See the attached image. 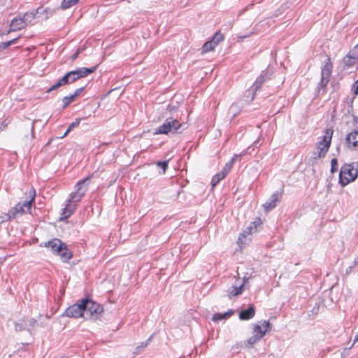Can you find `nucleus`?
Here are the masks:
<instances>
[{
	"instance_id": "obj_1",
	"label": "nucleus",
	"mask_w": 358,
	"mask_h": 358,
	"mask_svg": "<svg viewBox=\"0 0 358 358\" xmlns=\"http://www.w3.org/2000/svg\"><path fill=\"white\" fill-rule=\"evenodd\" d=\"M45 247L51 248L52 252L59 256L64 262H67L73 257L72 252L68 249L66 244L60 239L53 238L45 243Z\"/></svg>"
},
{
	"instance_id": "obj_2",
	"label": "nucleus",
	"mask_w": 358,
	"mask_h": 358,
	"mask_svg": "<svg viewBox=\"0 0 358 358\" xmlns=\"http://www.w3.org/2000/svg\"><path fill=\"white\" fill-rule=\"evenodd\" d=\"M183 126L177 119L173 117H168L165 120L162 124L159 126L153 132L154 135L169 134H180L181 127Z\"/></svg>"
},
{
	"instance_id": "obj_3",
	"label": "nucleus",
	"mask_w": 358,
	"mask_h": 358,
	"mask_svg": "<svg viewBox=\"0 0 358 358\" xmlns=\"http://www.w3.org/2000/svg\"><path fill=\"white\" fill-rule=\"evenodd\" d=\"M84 312L85 320H97L103 312L102 306L96 303L90 299H83Z\"/></svg>"
},
{
	"instance_id": "obj_4",
	"label": "nucleus",
	"mask_w": 358,
	"mask_h": 358,
	"mask_svg": "<svg viewBox=\"0 0 358 358\" xmlns=\"http://www.w3.org/2000/svg\"><path fill=\"white\" fill-rule=\"evenodd\" d=\"M29 197L30 199L29 200L19 202L13 208L10 209L6 214V220H10L12 219H15L17 215H22L29 211L31 209V203L34 201L35 193L34 192V194H31L30 192Z\"/></svg>"
},
{
	"instance_id": "obj_5",
	"label": "nucleus",
	"mask_w": 358,
	"mask_h": 358,
	"mask_svg": "<svg viewBox=\"0 0 358 358\" xmlns=\"http://www.w3.org/2000/svg\"><path fill=\"white\" fill-rule=\"evenodd\" d=\"M358 175V169L353 164H345L342 166L339 173V183L341 186H345L354 181Z\"/></svg>"
},
{
	"instance_id": "obj_6",
	"label": "nucleus",
	"mask_w": 358,
	"mask_h": 358,
	"mask_svg": "<svg viewBox=\"0 0 358 358\" xmlns=\"http://www.w3.org/2000/svg\"><path fill=\"white\" fill-rule=\"evenodd\" d=\"M89 180L90 177L88 176L77 182L75 186V191L70 194L68 202L77 203L81 201L87 192Z\"/></svg>"
},
{
	"instance_id": "obj_7",
	"label": "nucleus",
	"mask_w": 358,
	"mask_h": 358,
	"mask_svg": "<svg viewBox=\"0 0 358 358\" xmlns=\"http://www.w3.org/2000/svg\"><path fill=\"white\" fill-rule=\"evenodd\" d=\"M332 68L333 65L331 62V59L330 57H328L325 62L324 65L322 68L321 79L317 87V90L318 93H320L321 90H324L328 83L329 82V78L331 76Z\"/></svg>"
},
{
	"instance_id": "obj_8",
	"label": "nucleus",
	"mask_w": 358,
	"mask_h": 358,
	"mask_svg": "<svg viewBox=\"0 0 358 358\" xmlns=\"http://www.w3.org/2000/svg\"><path fill=\"white\" fill-rule=\"evenodd\" d=\"M333 132L334 131L331 129H327L325 130V134L323 136L322 141H320L318 143L317 149L319 150V151L317 157L319 158L324 157L327 152H328L329 148L331 145Z\"/></svg>"
},
{
	"instance_id": "obj_9",
	"label": "nucleus",
	"mask_w": 358,
	"mask_h": 358,
	"mask_svg": "<svg viewBox=\"0 0 358 358\" xmlns=\"http://www.w3.org/2000/svg\"><path fill=\"white\" fill-rule=\"evenodd\" d=\"M97 66L98 65L91 68L83 67L68 72L66 74L69 77L70 83H72L81 78H84L87 75L94 73L96 70Z\"/></svg>"
},
{
	"instance_id": "obj_10",
	"label": "nucleus",
	"mask_w": 358,
	"mask_h": 358,
	"mask_svg": "<svg viewBox=\"0 0 358 358\" xmlns=\"http://www.w3.org/2000/svg\"><path fill=\"white\" fill-rule=\"evenodd\" d=\"M84 304L83 299L80 301V303H75L66 308L63 315L69 317H83L85 319Z\"/></svg>"
},
{
	"instance_id": "obj_11",
	"label": "nucleus",
	"mask_w": 358,
	"mask_h": 358,
	"mask_svg": "<svg viewBox=\"0 0 358 358\" xmlns=\"http://www.w3.org/2000/svg\"><path fill=\"white\" fill-rule=\"evenodd\" d=\"M272 73L268 71H262V73L257 77L255 82L253 83L255 92H252V96L250 100H253L257 92L262 87L264 83L271 79Z\"/></svg>"
},
{
	"instance_id": "obj_12",
	"label": "nucleus",
	"mask_w": 358,
	"mask_h": 358,
	"mask_svg": "<svg viewBox=\"0 0 358 358\" xmlns=\"http://www.w3.org/2000/svg\"><path fill=\"white\" fill-rule=\"evenodd\" d=\"M281 197V193L278 192H274L264 204L265 211H269L274 208L276 206L277 203L280 201Z\"/></svg>"
},
{
	"instance_id": "obj_13",
	"label": "nucleus",
	"mask_w": 358,
	"mask_h": 358,
	"mask_svg": "<svg viewBox=\"0 0 358 358\" xmlns=\"http://www.w3.org/2000/svg\"><path fill=\"white\" fill-rule=\"evenodd\" d=\"M245 278H244L243 282L242 283H238L237 280L235 282V285L231 286L227 291L228 297L231 299L234 296H236L242 294L243 291L244 284L245 282Z\"/></svg>"
},
{
	"instance_id": "obj_14",
	"label": "nucleus",
	"mask_w": 358,
	"mask_h": 358,
	"mask_svg": "<svg viewBox=\"0 0 358 358\" xmlns=\"http://www.w3.org/2000/svg\"><path fill=\"white\" fill-rule=\"evenodd\" d=\"M346 143L349 149L358 147V131H355L348 134L346 137Z\"/></svg>"
},
{
	"instance_id": "obj_15",
	"label": "nucleus",
	"mask_w": 358,
	"mask_h": 358,
	"mask_svg": "<svg viewBox=\"0 0 358 358\" xmlns=\"http://www.w3.org/2000/svg\"><path fill=\"white\" fill-rule=\"evenodd\" d=\"M255 315V307L252 305L247 309H244L239 313V319L241 320H248L252 318Z\"/></svg>"
},
{
	"instance_id": "obj_16",
	"label": "nucleus",
	"mask_w": 358,
	"mask_h": 358,
	"mask_svg": "<svg viewBox=\"0 0 358 358\" xmlns=\"http://www.w3.org/2000/svg\"><path fill=\"white\" fill-rule=\"evenodd\" d=\"M26 24L22 17L14 18L10 24V31H16L26 27Z\"/></svg>"
},
{
	"instance_id": "obj_17",
	"label": "nucleus",
	"mask_w": 358,
	"mask_h": 358,
	"mask_svg": "<svg viewBox=\"0 0 358 358\" xmlns=\"http://www.w3.org/2000/svg\"><path fill=\"white\" fill-rule=\"evenodd\" d=\"M77 207V203L68 202L66 207L63 209L62 212V217H61V220L62 219H67L76 210Z\"/></svg>"
},
{
	"instance_id": "obj_18",
	"label": "nucleus",
	"mask_w": 358,
	"mask_h": 358,
	"mask_svg": "<svg viewBox=\"0 0 358 358\" xmlns=\"http://www.w3.org/2000/svg\"><path fill=\"white\" fill-rule=\"evenodd\" d=\"M271 324L268 321H264L261 325L256 324L255 325L253 330L254 332L257 334H261L264 333V336L266 334V331L270 328Z\"/></svg>"
},
{
	"instance_id": "obj_19",
	"label": "nucleus",
	"mask_w": 358,
	"mask_h": 358,
	"mask_svg": "<svg viewBox=\"0 0 358 358\" xmlns=\"http://www.w3.org/2000/svg\"><path fill=\"white\" fill-rule=\"evenodd\" d=\"M357 61V55L353 54L351 51L343 58V63L348 67L352 66Z\"/></svg>"
},
{
	"instance_id": "obj_20",
	"label": "nucleus",
	"mask_w": 358,
	"mask_h": 358,
	"mask_svg": "<svg viewBox=\"0 0 358 358\" xmlns=\"http://www.w3.org/2000/svg\"><path fill=\"white\" fill-rule=\"evenodd\" d=\"M234 313V310L229 309L228 311L224 313H215L212 317V320L213 322H219L222 320H227L229 317H230Z\"/></svg>"
},
{
	"instance_id": "obj_21",
	"label": "nucleus",
	"mask_w": 358,
	"mask_h": 358,
	"mask_svg": "<svg viewBox=\"0 0 358 358\" xmlns=\"http://www.w3.org/2000/svg\"><path fill=\"white\" fill-rule=\"evenodd\" d=\"M261 224H262L261 219L259 217H257L254 222L250 223V227H248L246 229V231H245L243 234H241V236L245 237V233L252 234L254 231H257V227L260 226Z\"/></svg>"
},
{
	"instance_id": "obj_22",
	"label": "nucleus",
	"mask_w": 358,
	"mask_h": 358,
	"mask_svg": "<svg viewBox=\"0 0 358 358\" xmlns=\"http://www.w3.org/2000/svg\"><path fill=\"white\" fill-rule=\"evenodd\" d=\"M36 13L38 15H44L45 18L48 19L51 17L55 12V9H52L50 8H43V6L38 7L36 10Z\"/></svg>"
},
{
	"instance_id": "obj_23",
	"label": "nucleus",
	"mask_w": 358,
	"mask_h": 358,
	"mask_svg": "<svg viewBox=\"0 0 358 358\" xmlns=\"http://www.w3.org/2000/svg\"><path fill=\"white\" fill-rule=\"evenodd\" d=\"M14 325L16 331L27 330L30 332V328L27 327V319H22L19 322H15Z\"/></svg>"
},
{
	"instance_id": "obj_24",
	"label": "nucleus",
	"mask_w": 358,
	"mask_h": 358,
	"mask_svg": "<svg viewBox=\"0 0 358 358\" xmlns=\"http://www.w3.org/2000/svg\"><path fill=\"white\" fill-rule=\"evenodd\" d=\"M226 176L227 175L222 171L213 176L211 180L212 187H215L220 182V181L224 179Z\"/></svg>"
},
{
	"instance_id": "obj_25",
	"label": "nucleus",
	"mask_w": 358,
	"mask_h": 358,
	"mask_svg": "<svg viewBox=\"0 0 358 358\" xmlns=\"http://www.w3.org/2000/svg\"><path fill=\"white\" fill-rule=\"evenodd\" d=\"M36 11L27 12L24 15V16L22 18L24 21L26 25H28L29 24L31 23L33 20L36 17Z\"/></svg>"
},
{
	"instance_id": "obj_26",
	"label": "nucleus",
	"mask_w": 358,
	"mask_h": 358,
	"mask_svg": "<svg viewBox=\"0 0 358 358\" xmlns=\"http://www.w3.org/2000/svg\"><path fill=\"white\" fill-rule=\"evenodd\" d=\"M152 338V335L150 336L148 339L144 342H142L140 345H138L136 348H135V351H134V354H139L141 353L144 348H145L149 343L151 341V339Z\"/></svg>"
},
{
	"instance_id": "obj_27",
	"label": "nucleus",
	"mask_w": 358,
	"mask_h": 358,
	"mask_svg": "<svg viewBox=\"0 0 358 358\" xmlns=\"http://www.w3.org/2000/svg\"><path fill=\"white\" fill-rule=\"evenodd\" d=\"M216 47L215 43L212 41L206 42L202 47V52H208L215 49Z\"/></svg>"
},
{
	"instance_id": "obj_28",
	"label": "nucleus",
	"mask_w": 358,
	"mask_h": 358,
	"mask_svg": "<svg viewBox=\"0 0 358 358\" xmlns=\"http://www.w3.org/2000/svg\"><path fill=\"white\" fill-rule=\"evenodd\" d=\"M78 0H63L61 4V8L66 10L75 5Z\"/></svg>"
},
{
	"instance_id": "obj_29",
	"label": "nucleus",
	"mask_w": 358,
	"mask_h": 358,
	"mask_svg": "<svg viewBox=\"0 0 358 358\" xmlns=\"http://www.w3.org/2000/svg\"><path fill=\"white\" fill-rule=\"evenodd\" d=\"M20 36L15 38L12 40H10L6 42L0 43V50H5L8 48L10 45H13L16 43V41L19 39Z\"/></svg>"
},
{
	"instance_id": "obj_30",
	"label": "nucleus",
	"mask_w": 358,
	"mask_h": 358,
	"mask_svg": "<svg viewBox=\"0 0 358 358\" xmlns=\"http://www.w3.org/2000/svg\"><path fill=\"white\" fill-rule=\"evenodd\" d=\"M223 40H224L223 34H221L220 31H218L214 34L211 41L213 42H214L215 43V45L217 46Z\"/></svg>"
},
{
	"instance_id": "obj_31",
	"label": "nucleus",
	"mask_w": 358,
	"mask_h": 358,
	"mask_svg": "<svg viewBox=\"0 0 358 358\" xmlns=\"http://www.w3.org/2000/svg\"><path fill=\"white\" fill-rule=\"evenodd\" d=\"M234 162V158H232L231 160H229L228 162H227L225 164L222 171L224 173H225L226 175H227L229 173V172L231 171V169L233 166Z\"/></svg>"
},
{
	"instance_id": "obj_32",
	"label": "nucleus",
	"mask_w": 358,
	"mask_h": 358,
	"mask_svg": "<svg viewBox=\"0 0 358 358\" xmlns=\"http://www.w3.org/2000/svg\"><path fill=\"white\" fill-rule=\"evenodd\" d=\"M76 97L71 94L69 96H66L63 98V108L67 107L71 102H73L75 100Z\"/></svg>"
},
{
	"instance_id": "obj_33",
	"label": "nucleus",
	"mask_w": 358,
	"mask_h": 358,
	"mask_svg": "<svg viewBox=\"0 0 358 358\" xmlns=\"http://www.w3.org/2000/svg\"><path fill=\"white\" fill-rule=\"evenodd\" d=\"M264 336V333L263 334H255V335L251 336L248 340V343L252 345L253 344H255V343H257V341H259L262 337Z\"/></svg>"
},
{
	"instance_id": "obj_34",
	"label": "nucleus",
	"mask_w": 358,
	"mask_h": 358,
	"mask_svg": "<svg viewBox=\"0 0 358 358\" xmlns=\"http://www.w3.org/2000/svg\"><path fill=\"white\" fill-rule=\"evenodd\" d=\"M27 327H29L30 328V331L34 327H36V326H38V321L36 319H34V318H31V319H29V320L27 319Z\"/></svg>"
},
{
	"instance_id": "obj_35",
	"label": "nucleus",
	"mask_w": 358,
	"mask_h": 358,
	"mask_svg": "<svg viewBox=\"0 0 358 358\" xmlns=\"http://www.w3.org/2000/svg\"><path fill=\"white\" fill-rule=\"evenodd\" d=\"M81 121L80 118H76L71 124L69 126L67 129V132H70L74 128H76L79 126L80 122Z\"/></svg>"
},
{
	"instance_id": "obj_36",
	"label": "nucleus",
	"mask_w": 358,
	"mask_h": 358,
	"mask_svg": "<svg viewBox=\"0 0 358 358\" xmlns=\"http://www.w3.org/2000/svg\"><path fill=\"white\" fill-rule=\"evenodd\" d=\"M48 319H49V316H48V315H45V316L40 315L39 316L40 323H38V326H40L41 327H45L48 323Z\"/></svg>"
},
{
	"instance_id": "obj_37",
	"label": "nucleus",
	"mask_w": 358,
	"mask_h": 358,
	"mask_svg": "<svg viewBox=\"0 0 358 358\" xmlns=\"http://www.w3.org/2000/svg\"><path fill=\"white\" fill-rule=\"evenodd\" d=\"M338 160L336 158H333L331 161V172L332 173L337 171Z\"/></svg>"
},
{
	"instance_id": "obj_38",
	"label": "nucleus",
	"mask_w": 358,
	"mask_h": 358,
	"mask_svg": "<svg viewBox=\"0 0 358 358\" xmlns=\"http://www.w3.org/2000/svg\"><path fill=\"white\" fill-rule=\"evenodd\" d=\"M252 92H255L254 87L252 86L250 89L246 90L244 93V96L247 99L246 101H252V100H250L252 96Z\"/></svg>"
},
{
	"instance_id": "obj_39",
	"label": "nucleus",
	"mask_w": 358,
	"mask_h": 358,
	"mask_svg": "<svg viewBox=\"0 0 358 358\" xmlns=\"http://www.w3.org/2000/svg\"><path fill=\"white\" fill-rule=\"evenodd\" d=\"M157 165L162 168L164 171V173L168 169V162L167 161H159L157 162Z\"/></svg>"
},
{
	"instance_id": "obj_40",
	"label": "nucleus",
	"mask_w": 358,
	"mask_h": 358,
	"mask_svg": "<svg viewBox=\"0 0 358 358\" xmlns=\"http://www.w3.org/2000/svg\"><path fill=\"white\" fill-rule=\"evenodd\" d=\"M70 82H69V77L67 76V74H65L59 80V84L61 85V86H63V85H67V84H69Z\"/></svg>"
},
{
	"instance_id": "obj_41",
	"label": "nucleus",
	"mask_w": 358,
	"mask_h": 358,
	"mask_svg": "<svg viewBox=\"0 0 358 358\" xmlns=\"http://www.w3.org/2000/svg\"><path fill=\"white\" fill-rule=\"evenodd\" d=\"M167 111L172 113L173 112L178 110V106L172 104H169L166 108Z\"/></svg>"
},
{
	"instance_id": "obj_42",
	"label": "nucleus",
	"mask_w": 358,
	"mask_h": 358,
	"mask_svg": "<svg viewBox=\"0 0 358 358\" xmlns=\"http://www.w3.org/2000/svg\"><path fill=\"white\" fill-rule=\"evenodd\" d=\"M59 87H61V85L59 84V81H57L55 85H53L50 88H49L47 90V92L50 93V92L58 89Z\"/></svg>"
},
{
	"instance_id": "obj_43",
	"label": "nucleus",
	"mask_w": 358,
	"mask_h": 358,
	"mask_svg": "<svg viewBox=\"0 0 358 358\" xmlns=\"http://www.w3.org/2000/svg\"><path fill=\"white\" fill-rule=\"evenodd\" d=\"M85 86L78 88L77 90H76L74 93L72 94L76 98L78 96H79L81 94V92L85 90Z\"/></svg>"
},
{
	"instance_id": "obj_44",
	"label": "nucleus",
	"mask_w": 358,
	"mask_h": 358,
	"mask_svg": "<svg viewBox=\"0 0 358 358\" xmlns=\"http://www.w3.org/2000/svg\"><path fill=\"white\" fill-rule=\"evenodd\" d=\"M79 53H80V50H78L74 54H73L71 55V60L72 61L75 60L78 57Z\"/></svg>"
},
{
	"instance_id": "obj_45",
	"label": "nucleus",
	"mask_w": 358,
	"mask_h": 358,
	"mask_svg": "<svg viewBox=\"0 0 358 358\" xmlns=\"http://www.w3.org/2000/svg\"><path fill=\"white\" fill-rule=\"evenodd\" d=\"M260 141V138H258L257 141H255L252 144V147L258 148L261 145Z\"/></svg>"
},
{
	"instance_id": "obj_46",
	"label": "nucleus",
	"mask_w": 358,
	"mask_h": 358,
	"mask_svg": "<svg viewBox=\"0 0 358 358\" xmlns=\"http://www.w3.org/2000/svg\"><path fill=\"white\" fill-rule=\"evenodd\" d=\"M355 87V94H358V80L354 84Z\"/></svg>"
},
{
	"instance_id": "obj_47",
	"label": "nucleus",
	"mask_w": 358,
	"mask_h": 358,
	"mask_svg": "<svg viewBox=\"0 0 358 358\" xmlns=\"http://www.w3.org/2000/svg\"><path fill=\"white\" fill-rule=\"evenodd\" d=\"M8 125V122H6V120H4L1 123V129H5Z\"/></svg>"
},
{
	"instance_id": "obj_48",
	"label": "nucleus",
	"mask_w": 358,
	"mask_h": 358,
	"mask_svg": "<svg viewBox=\"0 0 358 358\" xmlns=\"http://www.w3.org/2000/svg\"><path fill=\"white\" fill-rule=\"evenodd\" d=\"M34 122H31V136L34 137Z\"/></svg>"
},
{
	"instance_id": "obj_49",
	"label": "nucleus",
	"mask_w": 358,
	"mask_h": 358,
	"mask_svg": "<svg viewBox=\"0 0 358 358\" xmlns=\"http://www.w3.org/2000/svg\"><path fill=\"white\" fill-rule=\"evenodd\" d=\"M6 214H5V215H4V216L1 217V221H0V222H5V221H7V220H6Z\"/></svg>"
},
{
	"instance_id": "obj_50",
	"label": "nucleus",
	"mask_w": 358,
	"mask_h": 358,
	"mask_svg": "<svg viewBox=\"0 0 358 358\" xmlns=\"http://www.w3.org/2000/svg\"><path fill=\"white\" fill-rule=\"evenodd\" d=\"M358 341V332L356 334V335L355 336V338H354V343L355 342Z\"/></svg>"
},
{
	"instance_id": "obj_51",
	"label": "nucleus",
	"mask_w": 358,
	"mask_h": 358,
	"mask_svg": "<svg viewBox=\"0 0 358 358\" xmlns=\"http://www.w3.org/2000/svg\"><path fill=\"white\" fill-rule=\"evenodd\" d=\"M238 157V155H234V156L232 157V158H234V161L236 160V159Z\"/></svg>"
},
{
	"instance_id": "obj_52",
	"label": "nucleus",
	"mask_w": 358,
	"mask_h": 358,
	"mask_svg": "<svg viewBox=\"0 0 358 358\" xmlns=\"http://www.w3.org/2000/svg\"><path fill=\"white\" fill-rule=\"evenodd\" d=\"M251 149V147H248V152L251 154V151H250V150Z\"/></svg>"
},
{
	"instance_id": "obj_53",
	"label": "nucleus",
	"mask_w": 358,
	"mask_h": 358,
	"mask_svg": "<svg viewBox=\"0 0 358 358\" xmlns=\"http://www.w3.org/2000/svg\"><path fill=\"white\" fill-rule=\"evenodd\" d=\"M234 107H235V106H234V105H233V106H231V108H230V109H229V110H230V111H232Z\"/></svg>"
},
{
	"instance_id": "obj_54",
	"label": "nucleus",
	"mask_w": 358,
	"mask_h": 358,
	"mask_svg": "<svg viewBox=\"0 0 358 358\" xmlns=\"http://www.w3.org/2000/svg\"><path fill=\"white\" fill-rule=\"evenodd\" d=\"M69 132H67V130L65 131L64 134L63 135V137L66 136L68 134Z\"/></svg>"
},
{
	"instance_id": "obj_55",
	"label": "nucleus",
	"mask_w": 358,
	"mask_h": 358,
	"mask_svg": "<svg viewBox=\"0 0 358 358\" xmlns=\"http://www.w3.org/2000/svg\"><path fill=\"white\" fill-rule=\"evenodd\" d=\"M246 37H247V36H239V38H245Z\"/></svg>"
},
{
	"instance_id": "obj_56",
	"label": "nucleus",
	"mask_w": 358,
	"mask_h": 358,
	"mask_svg": "<svg viewBox=\"0 0 358 358\" xmlns=\"http://www.w3.org/2000/svg\"><path fill=\"white\" fill-rule=\"evenodd\" d=\"M245 155V153H244V152H243L240 156H243V155Z\"/></svg>"
},
{
	"instance_id": "obj_57",
	"label": "nucleus",
	"mask_w": 358,
	"mask_h": 358,
	"mask_svg": "<svg viewBox=\"0 0 358 358\" xmlns=\"http://www.w3.org/2000/svg\"><path fill=\"white\" fill-rule=\"evenodd\" d=\"M62 358H67V357H62Z\"/></svg>"
}]
</instances>
